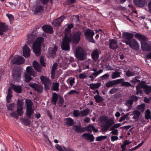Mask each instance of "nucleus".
Instances as JSON below:
<instances>
[{"instance_id":"5","label":"nucleus","mask_w":151,"mask_h":151,"mask_svg":"<svg viewBox=\"0 0 151 151\" xmlns=\"http://www.w3.org/2000/svg\"><path fill=\"white\" fill-rule=\"evenodd\" d=\"M17 105V109L16 112L17 113L16 111H14L11 113L10 115L11 117H13L15 119H17L18 118L17 116H21L24 113V111H23V108L22 106L23 104Z\"/></svg>"},{"instance_id":"32","label":"nucleus","mask_w":151,"mask_h":151,"mask_svg":"<svg viewBox=\"0 0 151 151\" xmlns=\"http://www.w3.org/2000/svg\"><path fill=\"white\" fill-rule=\"evenodd\" d=\"M12 91L10 88H9L6 97V99L8 103H9L11 101V98L12 96Z\"/></svg>"},{"instance_id":"43","label":"nucleus","mask_w":151,"mask_h":151,"mask_svg":"<svg viewBox=\"0 0 151 151\" xmlns=\"http://www.w3.org/2000/svg\"><path fill=\"white\" fill-rule=\"evenodd\" d=\"M141 85H143V83L142 82H141L139 85H138L136 86V89L137 91L140 92V94L142 93V92L141 89V88H142L141 86Z\"/></svg>"},{"instance_id":"38","label":"nucleus","mask_w":151,"mask_h":151,"mask_svg":"<svg viewBox=\"0 0 151 151\" xmlns=\"http://www.w3.org/2000/svg\"><path fill=\"white\" fill-rule=\"evenodd\" d=\"M59 83L58 82L53 83L51 88V90L56 91H58L59 90Z\"/></svg>"},{"instance_id":"30","label":"nucleus","mask_w":151,"mask_h":151,"mask_svg":"<svg viewBox=\"0 0 151 151\" xmlns=\"http://www.w3.org/2000/svg\"><path fill=\"white\" fill-rule=\"evenodd\" d=\"M141 86L142 88L144 89V92L146 94H148L151 92V86L145 85L144 83Z\"/></svg>"},{"instance_id":"58","label":"nucleus","mask_w":151,"mask_h":151,"mask_svg":"<svg viewBox=\"0 0 151 151\" xmlns=\"http://www.w3.org/2000/svg\"><path fill=\"white\" fill-rule=\"evenodd\" d=\"M109 76V74H105L101 76V78L102 80H105L108 79Z\"/></svg>"},{"instance_id":"37","label":"nucleus","mask_w":151,"mask_h":151,"mask_svg":"<svg viewBox=\"0 0 151 151\" xmlns=\"http://www.w3.org/2000/svg\"><path fill=\"white\" fill-rule=\"evenodd\" d=\"M138 73V72L137 71H135V70H132V71H130V70H128L126 71V75L127 76L129 77L131 76L136 75Z\"/></svg>"},{"instance_id":"35","label":"nucleus","mask_w":151,"mask_h":151,"mask_svg":"<svg viewBox=\"0 0 151 151\" xmlns=\"http://www.w3.org/2000/svg\"><path fill=\"white\" fill-rule=\"evenodd\" d=\"M101 85V83L100 82H98L96 83H91L89 85V88L93 90L99 88Z\"/></svg>"},{"instance_id":"14","label":"nucleus","mask_w":151,"mask_h":151,"mask_svg":"<svg viewBox=\"0 0 151 151\" xmlns=\"http://www.w3.org/2000/svg\"><path fill=\"white\" fill-rule=\"evenodd\" d=\"M124 80L122 79H118L116 80L109 81L106 83V86L107 88H109L114 86L122 82Z\"/></svg>"},{"instance_id":"48","label":"nucleus","mask_w":151,"mask_h":151,"mask_svg":"<svg viewBox=\"0 0 151 151\" xmlns=\"http://www.w3.org/2000/svg\"><path fill=\"white\" fill-rule=\"evenodd\" d=\"M120 73H121L119 72H115L112 74V78L114 79L119 77Z\"/></svg>"},{"instance_id":"21","label":"nucleus","mask_w":151,"mask_h":151,"mask_svg":"<svg viewBox=\"0 0 151 151\" xmlns=\"http://www.w3.org/2000/svg\"><path fill=\"white\" fill-rule=\"evenodd\" d=\"M30 50L29 48L25 45L23 48V55L25 58L29 57L30 55Z\"/></svg>"},{"instance_id":"44","label":"nucleus","mask_w":151,"mask_h":151,"mask_svg":"<svg viewBox=\"0 0 151 151\" xmlns=\"http://www.w3.org/2000/svg\"><path fill=\"white\" fill-rule=\"evenodd\" d=\"M25 81L26 83H29L32 80V78L30 75L25 74L24 75Z\"/></svg>"},{"instance_id":"1","label":"nucleus","mask_w":151,"mask_h":151,"mask_svg":"<svg viewBox=\"0 0 151 151\" xmlns=\"http://www.w3.org/2000/svg\"><path fill=\"white\" fill-rule=\"evenodd\" d=\"M99 120L102 124H104L101 126V129L103 132L107 131L115 123L112 119H109L106 116L104 115L100 117Z\"/></svg>"},{"instance_id":"13","label":"nucleus","mask_w":151,"mask_h":151,"mask_svg":"<svg viewBox=\"0 0 151 151\" xmlns=\"http://www.w3.org/2000/svg\"><path fill=\"white\" fill-rule=\"evenodd\" d=\"M24 58L20 56H16L12 60V63L17 65L22 64L24 63Z\"/></svg>"},{"instance_id":"20","label":"nucleus","mask_w":151,"mask_h":151,"mask_svg":"<svg viewBox=\"0 0 151 151\" xmlns=\"http://www.w3.org/2000/svg\"><path fill=\"white\" fill-rule=\"evenodd\" d=\"M58 47L55 45L53 48L50 47L49 50L48 54L49 56L54 58L56 56V52L57 50Z\"/></svg>"},{"instance_id":"10","label":"nucleus","mask_w":151,"mask_h":151,"mask_svg":"<svg viewBox=\"0 0 151 151\" xmlns=\"http://www.w3.org/2000/svg\"><path fill=\"white\" fill-rule=\"evenodd\" d=\"M125 42L127 45H129L133 49L137 50L139 47L138 43L135 39H133L130 41H125Z\"/></svg>"},{"instance_id":"11","label":"nucleus","mask_w":151,"mask_h":151,"mask_svg":"<svg viewBox=\"0 0 151 151\" xmlns=\"http://www.w3.org/2000/svg\"><path fill=\"white\" fill-rule=\"evenodd\" d=\"M33 52L37 56L40 55L41 53V46L40 44L37 42H35L33 45Z\"/></svg>"},{"instance_id":"50","label":"nucleus","mask_w":151,"mask_h":151,"mask_svg":"<svg viewBox=\"0 0 151 151\" xmlns=\"http://www.w3.org/2000/svg\"><path fill=\"white\" fill-rule=\"evenodd\" d=\"M150 112L149 109H147L146 111V113L145 114V119H148L150 118Z\"/></svg>"},{"instance_id":"23","label":"nucleus","mask_w":151,"mask_h":151,"mask_svg":"<svg viewBox=\"0 0 151 151\" xmlns=\"http://www.w3.org/2000/svg\"><path fill=\"white\" fill-rule=\"evenodd\" d=\"M122 36L123 38L126 40L125 41H130L133 37L134 34L132 33L125 32L122 34Z\"/></svg>"},{"instance_id":"4","label":"nucleus","mask_w":151,"mask_h":151,"mask_svg":"<svg viewBox=\"0 0 151 151\" xmlns=\"http://www.w3.org/2000/svg\"><path fill=\"white\" fill-rule=\"evenodd\" d=\"M71 43L69 40L68 37L65 34V36L62 40L61 44V48L63 50L66 51L70 50V43Z\"/></svg>"},{"instance_id":"3","label":"nucleus","mask_w":151,"mask_h":151,"mask_svg":"<svg viewBox=\"0 0 151 151\" xmlns=\"http://www.w3.org/2000/svg\"><path fill=\"white\" fill-rule=\"evenodd\" d=\"M65 34L67 35L69 40L73 44H78L80 40L81 32L79 31L75 32L73 35L71 33H66Z\"/></svg>"},{"instance_id":"17","label":"nucleus","mask_w":151,"mask_h":151,"mask_svg":"<svg viewBox=\"0 0 151 151\" xmlns=\"http://www.w3.org/2000/svg\"><path fill=\"white\" fill-rule=\"evenodd\" d=\"M109 47L110 49L114 50L117 49L118 47L117 41L114 39H110L109 40Z\"/></svg>"},{"instance_id":"6","label":"nucleus","mask_w":151,"mask_h":151,"mask_svg":"<svg viewBox=\"0 0 151 151\" xmlns=\"http://www.w3.org/2000/svg\"><path fill=\"white\" fill-rule=\"evenodd\" d=\"M22 70L18 66L15 67L13 69L12 76L14 79L17 81H19L21 77Z\"/></svg>"},{"instance_id":"53","label":"nucleus","mask_w":151,"mask_h":151,"mask_svg":"<svg viewBox=\"0 0 151 151\" xmlns=\"http://www.w3.org/2000/svg\"><path fill=\"white\" fill-rule=\"evenodd\" d=\"M58 101L57 104H63L64 102V100L63 98L61 95L58 96Z\"/></svg>"},{"instance_id":"40","label":"nucleus","mask_w":151,"mask_h":151,"mask_svg":"<svg viewBox=\"0 0 151 151\" xmlns=\"http://www.w3.org/2000/svg\"><path fill=\"white\" fill-rule=\"evenodd\" d=\"M44 10L43 7L41 5L37 6L35 9V12L38 13L42 12Z\"/></svg>"},{"instance_id":"41","label":"nucleus","mask_w":151,"mask_h":151,"mask_svg":"<svg viewBox=\"0 0 151 151\" xmlns=\"http://www.w3.org/2000/svg\"><path fill=\"white\" fill-rule=\"evenodd\" d=\"M73 27V25L72 24H68L67 27L65 29V33H71L70 32V29Z\"/></svg>"},{"instance_id":"18","label":"nucleus","mask_w":151,"mask_h":151,"mask_svg":"<svg viewBox=\"0 0 151 151\" xmlns=\"http://www.w3.org/2000/svg\"><path fill=\"white\" fill-rule=\"evenodd\" d=\"M42 28L46 33L51 34L53 32L52 27L51 26L44 25L42 27Z\"/></svg>"},{"instance_id":"46","label":"nucleus","mask_w":151,"mask_h":151,"mask_svg":"<svg viewBox=\"0 0 151 151\" xmlns=\"http://www.w3.org/2000/svg\"><path fill=\"white\" fill-rule=\"evenodd\" d=\"M107 138L106 136H101L97 137L96 139V141H100L103 140Z\"/></svg>"},{"instance_id":"49","label":"nucleus","mask_w":151,"mask_h":151,"mask_svg":"<svg viewBox=\"0 0 151 151\" xmlns=\"http://www.w3.org/2000/svg\"><path fill=\"white\" fill-rule=\"evenodd\" d=\"M110 130L112 131L110 132V133L111 134L113 135H118V132L117 129H112L111 127L110 128Z\"/></svg>"},{"instance_id":"42","label":"nucleus","mask_w":151,"mask_h":151,"mask_svg":"<svg viewBox=\"0 0 151 151\" xmlns=\"http://www.w3.org/2000/svg\"><path fill=\"white\" fill-rule=\"evenodd\" d=\"M94 98L97 103L102 102L104 100L103 98L99 95H96L94 96Z\"/></svg>"},{"instance_id":"59","label":"nucleus","mask_w":151,"mask_h":151,"mask_svg":"<svg viewBox=\"0 0 151 151\" xmlns=\"http://www.w3.org/2000/svg\"><path fill=\"white\" fill-rule=\"evenodd\" d=\"M139 77L138 76H136L134 77V79L131 80V82L132 83H135L136 82H139L140 81L137 79V78H139Z\"/></svg>"},{"instance_id":"52","label":"nucleus","mask_w":151,"mask_h":151,"mask_svg":"<svg viewBox=\"0 0 151 151\" xmlns=\"http://www.w3.org/2000/svg\"><path fill=\"white\" fill-rule=\"evenodd\" d=\"M58 66V64L57 63H55L53 64V66H52L51 73L52 74L53 73H54L55 74V70L56 69V68Z\"/></svg>"},{"instance_id":"63","label":"nucleus","mask_w":151,"mask_h":151,"mask_svg":"<svg viewBox=\"0 0 151 151\" xmlns=\"http://www.w3.org/2000/svg\"><path fill=\"white\" fill-rule=\"evenodd\" d=\"M74 93L78 94V92L76 90H73L70 91L68 92V94L70 95Z\"/></svg>"},{"instance_id":"54","label":"nucleus","mask_w":151,"mask_h":151,"mask_svg":"<svg viewBox=\"0 0 151 151\" xmlns=\"http://www.w3.org/2000/svg\"><path fill=\"white\" fill-rule=\"evenodd\" d=\"M29 119L28 118V119H23V121L24 124L25 126H28L29 125L30 123V122L29 120Z\"/></svg>"},{"instance_id":"55","label":"nucleus","mask_w":151,"mask_h":151,"mask_svg":"<svg viewBox=\"0 0 151 151\" xmlns=\"http://www.w3.org/2000/svg\"><path fill=\"white\" fill-rule=\"evenodd\" d=\"M121 83H122L121 85L122 86H125L126 87H129L131 86V83L127 81H122V82Z\"/></svg>"},{"instance_id":"9","label":"nucleus","mask_w":151,"mask_h":151,"mask_svg":"<svg viewBox=\"0 0 151 151\" xmlns=\"http://www.w3.org/2000/svg\"><path fill=\"white\" fill-rule=\"evenodd\" d=\"M33 104H26V109L25 114L29 119H32L33 118L31 115L34 112V109L32 108Z\"/></svg>"},{"instance_id":"7","label":"nucleus","mask_w":151,"mask_h":151,"mask_svg":"<svg viewBox=\"0 0 151 151\" xmlns=\"http://www.w3.org/2000/svg\"><path fill=\"white\" fill-rule=\"evenodd\" d=\"M94 34L95 33L93 31L89 28H88L86 29L84 33V35L86 38L89 42H94V40L93 38V37Z\"/></svg>"},{"instance_id":"36","label":"nucleus","mask_w":151,"mask_h":151,"mask_svg":"<svg viewBox=\"0 0 151 151\" xmlns=\"http://www.w3.org/2000/svg\"><path fill=\"white\" fill-rule=\"evenodd\" d=\"M58 98V96L57 94L55 92L53 93L51 98V101L53 104H56Z\"/></svg>"},{"instance_id":"22","label":"nucleus","mask_w":151,"mask_h":151,"mask_svg":"<svg viewBox=\"0 0 151 151\" xmlns=\"http://www.w3.org/2000/svg\"><path fill=\"white\" fill-rule=\"evenodd\" d=\"M73 128L77 133H82L85 131V127H82L81 125H74L73 127Z\"/></svg>"},{"instance_id":"16","label":"nucleus","mask_w":151,"mask_h":151,"mask_svg":"<svg viewBox=\"0 0 151 151\" xmlns=\"http://www.w3.org/2000/svg\"><path fill=\"white\" fill-rule=\"evenodd\" d=\"M29 86L38 92L41 93L42 92L43 87L41 85L36 83H30L29 84Z\"/></svg>"},{"instance_id":"56","label":"nucleus","mask_w":151,"mask_h":151,"mask_svg":"<svg viewBox=\"0 0 151 151\" xmlns=\"http://www.w3.org/2000/svg\"><path fill=\"white\" fill-rule=\"evenodd\" d=\"M89 112V110L88 109H86L83 111L81 112L82 115L83 116H86L88 114Z\"/></svg>"},{"instance_id":"27","label":"nucleus","mask_w":151,"mask_h":151,"mask_svg":"<svg viewBox=\"0 0 151 151\" xmlns=\"http://www.w3.org/2000/svg\"><path fill=\"white\" fill-rule=\"evenodd\" d=\"M33 65L35 69L39 72H41L42 67L39 63L36 61L34 60L33 63Z\"/></svg>"},{"instance_id":"62","label":"nucleus","mask_w":151,"mask_h":151,"mask_svg":"<svg viewBox=\"0 0 151 151\" xmlns=\"http://www.w3.org/2000/svg\"><path fill=\"white\" fill-rule=\"evenodd\" d=\"M75 80V78H72L70 79L69 80V83L70 85L72 86L73 85V84L75 83L74 80Z\"/></svg>"},{"instance_id":"47","label":"nucleus","mask_w":151,"mask_h":151,"mask_svg":"<svg viewBox=\"0 0 151 151\" xmlns=\"http://www.w3.org/2000/svg\"><path fill=\"white\" fill-rule=\"evenodd\" d=\"M40 63L42 66L43 67H45L46 66V63L44 60V58L42 56H41L40 60Z\"/></svg>"},{"instance_id":"61","label":"nucleus","mask_w":151,"mask_h":151,"mask_svg":"<svg viewBox=\"0 0 151 151\" xmlns=\"http://www.w3.org/2000/svg\"><path fill=\"white\" fill-rule=\"evenodd\" d=\"M78 110H74L73 111V114L74 116L77 117L79 116V114L78 112Z\"/></svg>"},{"instance_id":"57","label":"nucleus","mask_w":151,"mask_h":151,"mask_svg":"<svg viewBox=\"0 0 151 151\" xmlns=\"http://www.w3.org/2000/svg\"><path fill=\"white\" fill-rule=\"evenodd\" d=\"M121 125V123H117L116 124H114L111 127L112 129H115L116 128H118L120 127Z\"/></svg>"},{"instance_id":"26","label":"nucleus","mask_w":151,"mask_h":151,"mask_svg":"<svg viewBox=\"0 0 151 151\" xmlns=\"http://www.w3.org/2000/svg\"><path fill=\"white\" fill-rule=\"evenodd\" d=\"M37 37V34L34 32H32L31 34L28 35V42L29 43L33 42L36 39Z\"/></svg>"},{"instance_id":"39","label":"nucleus","mask_w":151,"mask_h":151,"mask_svg":"<svg viewBox=\"0 0 151 151\" xmlns=\"http://www.w3.org/2000/svg\"><path fill=\"white\" fill-rule=\"evenodd\" d=\"M133 114L134 116H133L132 119H137L139 118L141 113L139 111L135 110L133 111Z\"/></svg>"},{"instance_id":"8","label":"nucleus","mask_w":151,"mask_h":151,"mask_svg":"<svg viewBox=\"0 0 151 151\" xmlns=\"http://www.w3.org/2000/svg\"><path fill=\"white\" fill-rule=\"evenodd\" d=\"M40 79L42 84H43L45 88L46 89H49L52 83L50 79L47 77L44 76H41Z\"/></svg>"},{"instance_id":"24","label":"nucleus","mask_w":151,"mask_h":151,"mask_svg":"<svg viewBox=\"0 0 151 151\" xmlns=\"http://www.w3.org/2000/svg\"><path fill=\"white\" fill-rule=\"evenodd\" d=\"M11 88L17 93H21L22 92V86L19 85L16 86L14 84H12L11 86Z\"/></svg>"},{"instance_id":"15","label":"nucleus","mask_w":151,"mask_h":151,"mask_svg":"<svg viewBox=\"0 0 151 151\" xmlns=\"http://www.w3.org/2000/svg\"><path fill=\"white\" fill-rule=\"evenodd\" d=\"M65 19V17L62 15L54 20L52 22V24L55 27H58Z\"/></svg>"},{"instance_id":"2","label":"nucleus","mask_w":151,"mask_h":151,"mask_svg":"<svg viewBox=\"0 0 151 151\" xmlns=\"http://www.w3.org/2000/svg\"><path fill=\"white\" fill-rule=\"evenodd\" d=\"M135 37L139 40H141V44L142 49L145 52H149L151 51V43L147 42V40L146 36L139 33H137Z\"/></svg>"},{"instance_id":"64","label":"nucleus","mask_w":151,"mask_h":151,"mask_svg":"<svg viewBox=\"0 0 151 151\" xmlns=\"http://www.w3.org/2000/svg\"><path fill=\"white\" fill-rule=\"evenodd\" d=\"M87 76L83 73H81L79 75L80 79H84L86 78Z\"/></svg>"},{"instance_id":"51","label":"nucleus","mask_w":151,"mask_h":151,"mask_svg":"<svg viewBox=\"0 0 151 151\" xmlns=\"http://www.w3.org/2000/svg\"><path fill=\"white\" fill-rule=\"evenodd\" d=\"M15 104H9L7 106L8 110L12 111L14 109L15 107Z\"/></svg>"},{"instance_id":"28","label":"nucleus","mask_w":151,"mask_h":151,"mask_svg":"<svg viewBox=\"0 0 151 151\" xmlns=\"http://www.w3.org/2000/svg\"><path fill=\"white\" fill-rule=\"evenodd\" d=\"M8 30L7 26L4 23L0 22V35L3 34V32H5Z\"/></svg>"},{"instance_id":"29","label":"nucleus","mask_w":151,"mask_h":151,"mask_svg":"<svg viewBox=\"0 0 151 151\" xmlns=\"http://www.w3.org/2000/svg\"><path fill=\"white\" fill-rule=\"evenodd\" d=\"M92 58L94 60H96L99 57V52L97 49L94 50L91 54Z\"/></svg>"},{"instance_id":"34","label":"nucleus","mask_w":151,"mask_h":151,"mask_svg":"<svg viewBox=\"0 0 151 151\" xmlns=\"http://www.w3.org/2000/svg\"><path fill=\"white\" fill-rule=\"evenodd\" d=\"M26 71L29 75L35 76V73L34 70L29 66L27 67Z\"/></svg>"},{"instance_id":"12","label":"nucleus","mask_w":151,"mask_h":151,"mask_svg":"<svg viewBox=\"0 0 151 151\" xmlns=\"http://www.w3.org/2000/svg\"><path fill=\"white\" fill-rule=\"evenodd\" d=\"M76 58L80 60L84 59V51L81 47L77 48L76 50Z\"/></svg>"},{"instance_id":"45","label":"nucleus","mask_w":151,"mask_h":151,"mask_svg":"<svg viewBox=\"0 0 151 151\" xmlns=\"http://www.w3.org/2000/svg\"><path fill=\"white\" fill-rule=\"evenodd\" d=\"M145 104H140L137 107V109L142 112H143L145 110Z\"/></svg>"},{"instance_id":"19","label":"nucleus","mask_w":151,"mask_h":151,"mask_svg":"<svg viewBox=\"0 0 151 151\" xmlns=\"http://www.w3.org/2000/svg\"><path fill=\"white\" fill-rule=\"evenodd\" d=\"M82 136L85 139L90 140L91 142L93 141L95 139L93 134L89 133H84Z\"/></svg>"},{"instance_id":"31","label":"nucleus","mask_w":151,"mask_h":151,"mask_svg":"<svg viewBox=\"0 0 151 151\" xmlns=\"http://www.w3.org/2000/svg\"><path fill=\"white\" fill-rule=\"evenodd\" d=\"M138 99L137 96L135 95H133L128 99L126 102L125 104H133L134 101H137Z\"/></svg>"},{"instance_id":"25","label":"nucleus","mask_w":151,"mask_h":151,"mask_svg":"<svg viewBox=\"0 0 151 151\" xmlns=\"http://www.w3.org/2000/svg\"><path fill=\"white\" fill-rule=\"evenodd\" d=\"M135 4L139 7L144 6L146 3V0H133Z\"/></svg>"},{"instance_id":"33","label":"nucleus","mask_w":151,"mask_h":151,"mask_svg":"<svg viewBox=\"0 0 151 151\" xmlns=\"http://www.w3.org/2000/svg\"><path fill=\"white\" fill-rule=\"evenodd\" d=\"M65 124L68 126H72L74 124L73 120L70 118H68L65 119Z\"/></svg>"},{"instance_id":"60","label":"nucleus","mask_w":151,"mask_h":151,"mask_svg":"<svg viewBox=\"0 0 151 151\" xmlns=\"http://www.w3.org/2000/svg\"><path fill=\"white\" fill-rule=\"evenodd\" d=\"M55 148L59 151H64L62 148L58 144H56L55 145Z\"/></svg>"}]
</instances>
